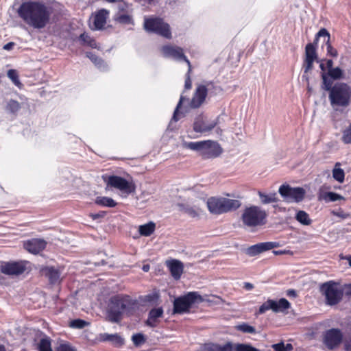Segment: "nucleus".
I'll return each mask as SVG.
<instances>
[{
	"label": "nucleus",
	"mask_w": 351,
	"mask_h": 351,
	"mask_svg": "<svg viewBox=\"0 0 351 351\" xmlns=\"http://www.w3.org/2000/svg\"><path fill=\"white\" fill-rule=\"evenodd\" d=\"M23 21L34 29H43L49 23L52 8L40 1L23 2L17 10Z\"/></svg>",
	"instance_id": "f257e3e1"
},
{
	"label": "nucleus",
	"mask_w": 351,
	"mask_h": 351,
	"mask_svg": "<svg viewBox=\"0 0 351 351\" xmlns=\"http://www.w3.org/2000/svg\"><path fill=\"white\" fill-rule=\"evenodd\" d=\"M138 308L136 300H132L128 295H116L110 299L107 311V318L112 323H118L121 315L125 313L132 315Z\"/></svg>",
	"instance_id": "f03ea898"
},
{
	"label": "nucleus",
	"mask_w": 351,
	"mask_h": 351,
	"mask_svg": "<svg viewBox=\"0 0 351 351\" xmlns=\"http://www.w3.org/2000/svg\"><path fill=\"white\" fill-rule=\"evenodd\" d=\"M322 79L326 90H330L329 99L331 105L336 106L346 107L349 105L351 98V88L344 83H337L332 86V82L326 75L322 73Z\"/></svg>",
	"instance_id": "7ed1b4c3"
},
{
	"label": "nucleus",
	"mask_w": 351,
	"mask_h": 351,
	"mask_svg": "<svg viewBox=\"0 0 351 351\" xmlns=\"http://www.w3.org/2000/svg\"><path fill=\"white\" fill-rule=\"evenodd\" d=\"M237 199H228L223 197H212L207 201L209 211L213 214H222L235 210L241 206Z\"/></svg>",
	"instance_id": "20e7f679"
},
{
	"label": "nucleus",
	"mask_w": 351,
	"mask_h": 351,
	"mask_svg": "<svg viewBox=\"0 0 351 351\" xmlns=\"http://www.w3.org/2000/svg\"><path fill=\"white\" fill-rule=\"evenodd\" d=\"M266 217L265 210L257 206H250L243 210L241 219L245 226L255 227L263 224Z\"/></svg>",
	"instance_id": "39448f33"
},
{
	"label": "nucleus",
	"mask_w": 351,
	"mask_h": 351,
	"mask_svg": "<svg viewBox=\"0 0 351 351\" xmlns=\"http://www.w3.org/2000/svg\"><path fill=\"white\" fill-rule=\"evenodd\" d=\"M203 301V298L197 292H189L184 296L175 299L173 302V312L175 313L189 312L190 308L193 304H199Z\"/></svg>",
	"instance_id": "423d86ee"
},
{
	"label": "nucleus",
	"mask_w": 351,
	"mask_h": 351,
	"mask_svg": "<svg viewBox=\"0 0 351 351\" xmlns=\"http://www.w3.org/2000/svg\"><path fill=\"white\" fill-rule=\"evenodd\" d=\"M322 293L324 295L326 304L329 306H333L339 302L343 298V291L341 287L333 282L324 283L320 287Z\"/></svg>",
	"instance_id": "0eeeda50"
},
{
	"label": "nucleus",
	"mask_w": 351,
	"mask_h": 351,
	"mask_svg": "<svg viewBox=\"0 0 351 351\" xmlns=\"http://www.w3.org/2000/svg\"><path fill=\"white\" fill-rule=\"evenodd\" d=\"M278 193L287 203H298L303 200L306 191L302 187H292L285 183L278 189Z\"/></svg>",
	"instance_id": "6e6552de"
},
{
	"label": "nucleus",
	"mask_w": 351,
	"mask_h": 351,
	"mask_svg": "<svg viewBox=\"0 0 351 351\" xmlns=\"http://www.w3.org/2000/svg\"><path fill=\"white\" fill-rule=\"evenodd\" d=\"M219 117H217L215 119H208L202 114L197 116L193 123V130L197 133H207L211 132L215 128V132L217 135L222 134V130L217 127L219 124Z\"/></svg>",
	"instance_id": "1a4fd4ad"
},
{
	"label": "nucleus",
	"mask_w": 351,
	"mask_h": 351,
	"mask_svg": "<svg viewBox=\"0 0 351 351\" xmlns=\"http://www.w3.org/2000/svg\"><path fill=\"white\" fill-rule=\"evenodd\" d=\"M144 28L147 32L155 33L166 38L171 37L169 25L160 18H145Z\"/></svg>",
	"instance_id": "9d476101"
},
{
	"label": "nucleus",
	"mask_w": 351,
	"mask_h": 351,
	"mask_svg": "<svg viewBox=\"0 0 351 351\" xmlns=\"http://www.w3.org/2000/svg\"><path fill=\"white\" fill-rule=\"evenodd\" d=\"M290 307L291 304L285 298H281L278 301L269 299L259 307L258 313L263 314L268 310H271L276 313H286Z\"/></svg>",
	"instance_id": "9b49d317"
},
{
	"label": "nucleus",
	"mask_w": 351,
	"mask_h": 351,
	"mask_svg": "<svg viewBox=\"0 0 351 351\" xmlns=\"http://www.w3.org/2000/svg\"><path fill=\"white\" fill-rule=\"evenodd\" d=\"M161 52L165 58H173L178 61H185L189 66V71H191V63L184 54L182 48L178 46L165 45L161 47Z\"/></svg>",
	"instance_id": "f8f14e48"
},
{
	"label": "nucleus",
	"mask_w": 351,
	"mask_h": 351,
	"mask_svg": "<svg viewBox=\"0 0 351 351\" xmlns=\"http://www.w3.org/2000/svg\"><path fill=\"white\" fill-rule=\"evenodd\" d=\"M107 184L127 194L132 193L135 190V187L132 182H129L125 178L117 176H110L108 179Z\"/></svg>",
	"instance_id": "ddd939ff"
},
{
	"label": "nucleus",
	"mask_w": 351,
	"mask_h": 351,
	"mask_svg": "<svg viewBox=\"0 0 351 351\" xmlns=\"http://www.w3.org/2000/svg\"><path fill=\"white\" fill-rule=\"evenodd\" d=\"M211 87H213V84L211 82H208L206 85H199L190 102V107L192 108L200 107L205 101L208 91L210 90Z\"/></svg>",
	"instance_id": "4468645a"
},
{
	"label": "nucleus",
	"mask_w": 351,
	"mask_h": 351,
	"mask_svg": "<svg viewBox=\"0 0 351 351\" xmlns=\"http://www.w3.org/2000/svg\"><path fill=\"white\" fill-rule=\"evenodd\" d=\"M343 339V334L338 328L328 330L324 335V341L329 349H333L338 346Z\"/></svg>",
	"instance_id": "2eb2a0df"
},
{
	"label": "nucleus",
	"mask_w": 351,
	"mask_h": 351,
	"mask_svg": "<svg viewBox=\"0 0 351 351\" xmlns=\"http://www.w3.org/2000/svg\"><path fill=\"white\" fill-rule=\"evenodd\" d=\"M280 243L278 242H264L259 243L250 246L246 249V254L250 256H255L259 254H261L267 250H272L274 248L278 247Z\"/></svg>",
	"instance_id": "dca6fc26"
},
{
	"label": "nucleus",
	"mask_w": 351,
	"mask_h": 351,
	"mask_svg": "<svg viewBox=\"0 0 351 351\" xmlns=\"http://www.w3.org/2000/svg\"><path fill=\"white\" fill-rule=\"evenodd\" d=\"M25 270V265L23 262L6 263L1 266V271L7 275H19Z\"/></svg>",
	"instance_id": "f3484780"
},
{
	"label": "nucleus",
	"mask_w": 351,
	"mask_h": 351,
	"mask_svg": "<svg viewBox=\"0 0 351 351\" xmlns=\"http://www.w3.org/2000/svg\"><path fill=\"white\" fill-rule=\"evenodd\" d=\"M203 152V158H211L219 156L222 153V149L219 144L215 141L208 140Z\"/></svg>",
	"instance_id": "a211bd4d"
},
{
	"label": "nucleus",
	"mask_w": 351,
	"mask_h": 351,
	"mask_svg": "<svg viewBox=\"0 0 351 351\" xmlns=\"http://www.w3.org/2000/svg\"><path fill=\"white\" fill-rule=\"evenodd\" d=\"M46 242L43 239H34L24 243V247L29 252L38 254L45 249Z\"/></svg>",
	"instance_id": "6ab92c4d"
},
{
	"label": "nucleus",
	"mask_w": 351,
	"mask_h": 351,
	"mask_svg": "<svg viewBox=\"0 0 351 351\" xmlns=\"http://www.w3.org/2000/svg\"><path fill=\"white\" fill-rule=\"evenodd\" d=\"M172 277L175 280H179L183 273L184 266L181 261L178 260H171L166 262Z\"/></svg>",
	"instance_id": "aec40b11"
},
{
	"label": "nucleus",
	"mask_w": 351,
	"mask_h": 351,
	"mask_svg": "<svg viewBox=\"0 0 351 351\" xmlns=\"http://www.w3.org/2000/svg\"><path fill=\"white\" fill-rule=\"evenodd\" d=\"M163 312V309L161 307L157 308H152L149 312L148 318L146 321V324L149 327H156L158 322V319L162 317Z\"/></svg>",
	"instance_id": "412c9836"
},
{
	"label": "nucleus",
	"mask_w": 351,
	"mask_h": 351,
	"mask_svg": "<svg viewBox=\"0 0 351 351\" xmlns=\"http://www.w3.org/2000/svg\"><path fill=\"white\" fill-rule=\"evenodd\" d=\"M108 14V12L106 10H101L94 16V29H101L106 23V19Z\"/></svg>",
	"instance_id": "4be33fe9"
},
{
	"label": "nucleus",
	"mask_w": 351,
	"mask_h": 351,
	"mask_svg": "<svg viewBox=\"0 0 351 351\" xmlns=\"http://www.w3.org/2000/svg\"><path fill=\"white\" fill-rule=\"evenodd\" d=\"M42 273L48 278L50 283L55 284L60 282V273L54 267H47L42 270Z\"/></svg>",
	"instance_id": "5701e85b"
},
{
	"label": "nucleus",
	"mask_w": 351,
	"mask_h": 351,
	"mask_svg": "<svg viewBox=\"0 0 351 351\" xmlns=\"http://www.w3.org/2000/svg\"><path fill=\"white\" fill-rule=\"evenodd\" d=\"M320 37H324V39L326 38H328L327 43H328L329 38H330V34L326 29L322 28L316 34L315 42H317ZM327 49H328V53H330V56H332L333 57H336L337 56V50L335 49H334L328 43H327Z\"/></svg>",
	"instance_id": "b1692460"
},
{
	"label": "nucleus",
	"mask_w": 351,
	"mask_h": 351,
	"mask_svg": "<svg viewBox=\"0 0 351 351\" xmlns=\"http://www.w3.org/2000/svg\"><path fill=\"white\" fill-rule=\"evenodd\" d=\"M101 339L104 341H110L117 346H121L124 343L123 339L118 334H108L104 333L101 335Z\"/></svg>",
	"instance_id": "393cba45"
},
{
	"label": "nucleus",
	"mask_w": 351,
	"mask_h": 351,
	"mask_svg": "<svg viewBox=\"0 0 351 351\" xmlns=\"http://www.w3.org/2000/svg\"><path fill=\"white\" fill-rule=\"evenodd\" d=\"M258 195L261 199V203L263 204L277 202L278 201V199L277 197L276 193H272L269 195H267L264 193L258 191Z\"/></svg>",
	"instance_id": "a878e982"
},
{
	"label": "nucleus",
	"mask_w": 351,
	"mask_h": 351,
	"mask_svg": "<svg viewBox=\"0 0 351 351\" xmlns=\"http://www.w3.org/2000/svg\"><path fill=\"white\" fill-rule=\"evenodd\" d=\"M341 163L337 162L332 169V177L337 182L342 183L344 181L345 173L340 167Z\"/></svg>",
	"instance_id": "bb28decb"
},
{
	"label": "nucleus",
	"mask_w": 351,
	"mask_h": 351,
	"mask_svg": "<svg viewBox=\"0 0 351 351\" xmlns=\"http://www.w3.org/2000/svg\"><path fill=\"white\" fill-rule=\"evenodd\" d=\"M155 227L156 225L154 222H149L146 224L140 226L138 231L141 235L148 237L154 232Z\"/></svg>",
	"instance_id": "cd10ccee"
},
{
	"label": "nucleus",
	"mask_w": 351,
	"mask_h": 351,
	"mask_svg": "<svg viewBox=\"0 0 351 351\" xmlns=\"http://www.w3.org/2000/svg\"><path fill=\"white\" fill-rule=\"evenodd\" d=\"M206 141L190 142L187 144L186 147L190 149L199 152L201 156L203 157V152L205 149V146L206 145Z\"/></svg>",
	"instance_id": "c85d7f7f"
},
{
	"label": "nucleus",
	"mask_w": 351,
	"mask_h": 351,
	"mask_svg": "<svg viewBox=\"0 0 351 351\" xmlns=\"http://www.w3.org/2000/svg\"><path fill=\"white\" fill-rule=\"evenodd\" d=\"M319 199L324 200L326 202H330L342 199L343 197L334 192H326L320 195Z\"/></svg>",
	"instance_id": "c756f323"
},
{
	"label": "nucleus",
	"mask_w": 351,
	"mask_h": 351,
	"mask_svg": "<svg viewBox=\"0 0 351 351\" xmlns=\"http://www.w3.org/2000/svg\"><path fill=\"white\" fill-rule=\"evenodd\" d=\"M95 203L98 205L110 208L114 207L117 205L113 199L108 197H97L95 199Z\"/></svg>",
	"instance_id": "7c9ffc66"
},
{
	"label": "nucleus",
	"mask_w": 351,
	"mask_h": 351,
	"mask_svg": "<svg viewBox=\"0 0 351 351\" xmlns=\"http://www.w3.org/2000/svg\"><path fill=\"white\" fill-rule=\"evenodd\" d=\"M79 41L81 45H88L92 48H96L97 47L96 41L86 33H83L80 36Z\"/></svg>",
	"instance_id": "2f4dec72"
},
{
	"label": "nucleus",
	"mask_w": 351,
	"mask_h": 351,
	"mask_svg": "<svg viewBox=\"0 0 351 351\" xmlns=\"http://www.w3.org/2000/svg\"><path fill=\"white\" fill-rule=\"evenodd\" d=\"M115 21L121 24L132 23V18L131 16L125 14L118 13L114 16Z\"/></svg>",
	"instance_id": "473e14b6"
},
{
	"label": "nucleus",
	"mask_w": 351,
	"mask_h": 351,
	"mask_svg": "<svg viewBox=\"0 0 351 351\" xmlns=\"http://www.w3.org/2000/svg\"><path fill=\"white\" fill-rule=\"evenodd\" d=\"M8 77L12 80L13 84L19 87V88H22L23 84L20 82L19 79V75L16 70L14 69H10L8 71Z\"/></svg>",
	"instance_id": "72a5a7b5"
},
{
	"label": "nucleus",
	"mask_w": 351,
	"mask_h": 351,
	"mask_svg": "<svg viewBox=\"0 0 351 351\" xmlns=\"http://www.w3.org/2000/svg\"><path fill=\"white\" fill-rule=\"evenodd\" d=\"M180 210L188 214L189 216L195 217L197 215V211L193 207L184 204H178Z\"/></svg>",
	"instance_id": "f704fd0d"
},
{
	"label": "nucleus",
	"mask_w": 351,
	"mask_h": 351,
	"mask_svg": "<svg viewBox=\"0 0 351 351\" xmlns=\"http://www.w3.org/2000/svg\"><path fill=\"white\" fill-rule=\"evenodd\" d=\"M274 351H291L293 349L292 344H285L283 341L271 345Z\"/></svg>",
	"instance_id": "c9c22d12"
},
{
	"label": "nucleus",
	"mask_w": 351,
	"mask_h": 351,
	"mask_svg": "<svg viewBox=\"0 0 351 351\" xmlns=\"http://www.w3.org/2000/svg\"><path fill=\"white\" fill-rule=\"evenodd\" d=\"M234 351H260V350L247 343H236L234 345Z\"/></svg>",
	"instance_id": "e433bc0d"
},
{
	"label": "nucleus",
	"mask_w": 351,
	"mask_h": 351,
	"mask_svg": "<svg viewBox=\"0 0 351 351\" xmlns=\"http://www.w3.org/2000/svg\"><path fill=\"white\" fill-rule=\"evenodd\" d=\"M341 139L344 144H351V123L343 130Z\"/></svg>",
	"instance_id": "4c0bfd02"
},
{
	"label": "nucleus",
	"mask_w": 351,
	"mask_h": 351,
	"mask_svg": "<svg viewBox=\"0 0 351 351\" xmlns=\"http://www.w3.org/2000/svg\"><path fill=\"white\" fill-rule=\"evenodd\" d=\"M39 351H52L51 341L48 338L42 339L38 346Z\"/></svg>",
	"instance_id": "58836bf2"
},
{
	"label": "nucleus",
	"mask_w": 351,
	"mask_h": 351,
	"mask_svg": "<svg viewBox=\"0 0 351 351\" xmlns=\"http://www.w3.org/2000/svg\"><path fill=\"white\" fill-rule=\"evenodd\" d=\"M328 75L332 80H339L342 77L343 71L339 68H333L328 71Z\"/></svg>",
	"instance_id": "ea45409f"
},
{
	"label": "nucleus",
	"mask_w": 351,
	"mask_h": 351,
	"mask_svg": "<svg viewBox=\"0 0 351 351\" xmlns=\"http://www.w3.org/2000/svg\"><path fill=\"white\" fill-rule=\"evenodd\" d=\"M88 325V322L80 319H74L69 322V326L73 328L82 329Z\"/></svg>",
	"instance_id": "a19ab883"
},
{
	"label": "nucleus",
	"mask_w": 351,
	"mask_h": 351,
	"mask_svg": "<svg viewBox=\"0 0 351 351\" xmlns=\"http://www.w3.org/2000/svg\"><path fill=\"white\" fill-rule=\"evenodd\" d=\"M236 328L244 333L254 334L256 333V329L254 327L248 325L247 324L243 323L236 326Z\"/></svg>",
	"instance_id": "79ce46f5"
},
{
	"label": "nucleus",
	"mask_w": 351,
	"mask_h": 351,
	"mask_svg": "<svg viewBox=\"0 0 351 351\" xmlns=\"http://www.w3.org/2000/svg\"><path fill=\"white\" fill-rule=\"evenodd\" d=\"M132 340L134 344L136 346H139L145 342V338L141 333L134 334L132 337Z\"/></svg>",
	"instance_id": "37998d69"
},
{
	"label": "nucleus",
	"mask_w": 351,
	"mask_h": 351,
	"mask_svg": "<svg viewBox=\"0 0 351 351\" xmlns=\"http://www.w3.org/2000/svg\"><path fill=\"white\" fill-rule=\"evenodd\" d=\"M317 59V56L313 44L308 43V69L312 62Z\"/></svg>",
	"instance_id": "c03bdc74"
},
{
	"label": "nucleus",
	"mask_w": 351,
	"mask_h": 351,
	"mask_svg": "<svg viewBox=\"0 0 351 351\" xmlns=\"http://www.w3.org/2000/svg\"><path fill=\"white\" fill-rule=\"evenodd\" d=\"M86 56L96 65L98 67H101V65L103 64L104 63V61L99 58L96 55L90 53V52H88L86 53Z\"/></svg>",
	"instance_id": "a18cd8bd"
},
{
	"label": "nucleus",
	"mask_w": 351,
	"mask_h": 351,
	"mask_svg": "<svg viewBox=\"0 0 351 351\" xmlns=\"http://www.w3.org/2000/svg\"><path fill=\"white\" fill-rule=\"evenodd\" d=\"M295 219L303 225H307V214L304 211H299L296 214Z\"/></svg>",
	"instance_id": "49530a36"
},
{
	"label": "nucleus",
	"mask_w": 351,
	"mask_h": 351,
	"mask_svg": "<svg viewBox=\"0 0 351 351\" xmlns=\"http://www.w3.org/2000/svg\"><path fill=\"white\" fill-rule=\"evenodd\" d=\"M184 97L183 96H181L180 97V101L174 110V112H173V117H172V119H171V121H178L179 120V117H178V111H179V109L182 106V102L184 101Z\"/></svg>",
	"instance_id": "de8ad7c7"
},
{
	"label": "nucleus",
	"mask_w": 351,
	"mask_h": 351,
	"mask_svg": "<svg viewBox=\"0 0 351 351\" xmlns=\"http://www.w3.org/2000/svg\"><path fill=\"white\" fill-rule=\"evenodd\" d=\"M8 108L12 112H16L20 109L21 106L17 101L10 100L8 102Z\"/></svg>",
	"instance_id": "09e8293b"
},
{
	"label": "nucleus",
	"mask_w": 351,
	"mask_h": 351,
	"mask_svg": "<svg viewBox=\"0 0 351 351\" xmlns=\"http://www.w3.org/2000/svg\"><path fill=\"white\" fill-rule=\"evenodd\" d=\"M302 69L304 71V75L302 77V80L306 79V80H307V77L305 76V74L307 73V45L304 47V57Z\"/></svg>",
	"instance_id": "8fccbe9b"
},
{
	"label": "nucleus",
	"mask_w": 351,
	"mask_h": 351,
	"mask_svg": "<svg viewBox=\"0 0 351 351\" xmlns=\"http://www.w3.org/2000/svg\"><path fill=\"white\" fill-rule=\"evenodd\" d=\"M57 351H77L76 349L69 343H62L57 348Z\"/></svg>",
	"instance_id": "3c124183"
},
{
	"label": "nucleus",
	"mask_w": 351,
	"mask_h": 351,
	"mask_svg": "<svg viewBox=\"0 0 351 351\" xmlns=\"http://www.w3.org/2000/svg\"><path fill=\"white\" fill-rule=\"evenodd\" d=\"M234 345L231 343H228L222 348H220V351H234Z\"/></svg>",
	"instance_id": "603ef678"
},
{
	"label": "nucleus",
	"mask_w": 351,
	"mask_h": 351,
	"mask_svg": "<svg viewBox=\"0 0 351 351\" xmlns=\"http://www.w3.org/2000/svg\"><path fill=\"white\" fill-rule=\"evenodd\" d=\"M189 73H190V71H188V73H187L186 79H185V84H184L185 89H190L192 86V82H191V80L189 76Z\"/></svg>",
	"instance_id": "864d4df0"
},
{
	"label": "nucleus",
	"mask_w": 351,
	"mask_h": 351,
	"mask_svg": "<svg viewBox=\"0 0 351 351\" xmlns=\"http://www.w3.org/2000/svg\"><path fill=\"white\" fill-rule=\"evenodd\" d=\"M345 348L346 350L351 351V337L345 340Z\"/></svg>",
	"instance_id": "5fc2aeb1"
},
{
	"label": "nucleus",
	"mask_w": 351,
	"mask_h": 351,
	"mask_svg": "<svg viewBox=\"0 0 351 351\" xmlns=\"http://www.w3.org/2000/svg\"><path fill=\"white\" fill-rule=\"evenodd\" d=\"M14 45V43L10 42V43L5 44L3 46V49H5V50H10V49H12L13 48Z\"/></svg>",
	"instance_id": "6e6d98bb"
},
{
	"label": "nucleus",
	"mask_w": 351,
	"mask_h": 351,
	"mask_svg": "<svg viewBox=\"0 0 351 351\" xmlns=\"http://www.w3.org/2000/svg\"><path fill=\"white\" fill-rule=\"evenodd\" d=\"M287 295L289 296V297H292V298H295L296 297V292L295 290L293 289H289L287 290Z\"/></svg>",
	"instance_id": "4d7b16f0"
},
{
	"label": "nucleus",
	"mask_w": 351,
	"mask_h": 351,
	"mask_svg": "<svg viewBox=\"0 0 351 351\" xmlns=\"http://www.w3.org/2000/svg\"><path fill=\"white\" fill-rule=\"evenodd\" d=\"M91 217L93 219H98L99 217H102L104 216V213H97V214H91Z\"/></svg>",
	"instance_id": "13d9d810"
},
{
	"label": "nucleus",
	"mask_w": 351,
	"mask_h": 351,
	"mask_svg": "<svg viewBox=\"0 0 351 351\" xmlns=\"http://www.w3.org/2000/svg\"><path fill=\"white\" fill-rule=\"evenodd\" d=\"M147 299L146 300L147 301H149V302H151V301H153L154 298H158V295H148L146 296Z\"/></svg>",
	"instance_id": "bf43d9fd"
},
{
	"label": "nucleus",
	"mask_w": 351,
	"mask_h": 351,
	"mask_svg": "<svg viewBox=\"0 0 351 351\" xmlns=\"http://www.w3.org/2000/svg\"><path fill=\"white\" fill-rule=\"evenodd\" d=\"M243 287L247 290H251L253 289L254 286L250 282H245Z\"/></svg>",
	"instance_id": "052dcab7"
},
{
	"label": "nucleus",
	"mask_w": 351,
	"mask_h": 351,
	"mask_svg": "<svg viewBox=\"0 0 351 351\" xmlns=\"http://www.w3.org/2000/svg\"><path fill=\"white\" fill-rule=\"evenodd\" d=\"M332 64H333V62L332 60H328L327 62H326V65H327V68H328V71L329 69H333L332 68Z\"/></svg>",
	"instance_id": "680f3d73"
},
{
	"label": "nucleus",
	"mask_w": 351,
	"mask_h": 351,
	"mask_svg": "<svg viewBox=\"0 0 351 351\" xmlns=\"http://www.w3.org/2000/svg\"><path fill=\"white\" fill-rule=\"evenodd\" d=\"M333 213H334V215L339 216L340 217L346 218V215L343 212H341V213H335L334 212Z\"/></svg>",
	"instance_id": "e2e57ef3"
},
{
	"label": "nucleus",
	"mask_w": 351,
	"mask_h": 351,
	"mask_svg": "<svg viewBox=\"0 0 351 351\" xmlns=\"http://www.w3.org/2000/svg\"><path fill=\"white\" fill-rule=\"evenodd\" d=\"M149 265H143V270L144 271L147 272V271H149Z\"/></svg>",
	"instance_id": "0e129e2a"
},
{
	"label": "nucleus",
	"mask_w": 351,
	"mask_h": 351,
	"mask_svg": "<svg viewBox=\"0 0 351 351\" xmlns=\"http://www.w3.org/2000/svg\"><path fill=\"white\" fill-rule=\"evenodd\" d=\"M340 258L341 259H346L348 260V261H350V258H351V256H343V255H340Z\"/></svg>",
	"instance_id": "69168bd1"
},
{
	"label": "nucleus",
	"mask_w": 351,
	"mask_h": 351,
	"mask_svg": "<svg viewBox=\"0 0 351 351\" xmlns=\"http://www.w3.org/2000/svg\"><path fill=\"white\" fill-rule=\"evenodd\" d=\"M273 252L276 255L283 254L285 253V251H274Z\"/></svg>",
	"instance_id": "338daca9"
},
{
	"label": "nucleus",
	"mask_w": 351,
	"mask_h": 351,
	"mask_svg": "<svg viewBox=\"0 0 351 351\" xmlns=\"http://www.w3.org/2000/svg\"><path fill=\"white\" fill-rule=\"evenodd\" d=\"M347 288L348 290L347 291L346 294L351 295V285H349Z\"/></svg>",
	"instance_id": "774afa93"
}]
</instances>
